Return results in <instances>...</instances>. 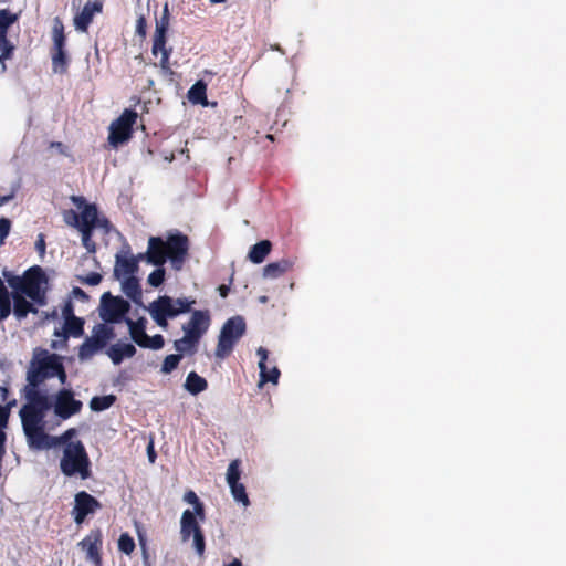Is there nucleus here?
Listing matches in <instances>:
<instances>
[{
	"label": "nucleus",
	"mask_w": 566,
	"mask_h": 566,
	"mask_svg": "<svg viewBox=\"0 0 566 566\" xmlns=\"http://www.w3.org/2000/svg\"><path fill=\"white\" fill-rule=\"evenodd\" d=\"M118 549L127 555L133 553L135 549L134 538L127 533L122 534L118 539Z\"/></svg>",
	"instance_id": "58836bf2"
},
{
	"label": "nucleus",
	"mask_w": 566,
	"mask_h": 566,
	"mask_svg": "<svg viewBox=\"0 0 566 566\" xmlns=\"http://www.w3.org/2000/svg\"><path fill=\"white\" fill-rule=\"evenodd\" d=\"M102 509L101 502L86 491H80L74 496V506L72 509V516L74 522L82 524L87 515L95 513Z\"/></svg>",
	"instance_id": "4468645a"
},
{
	"label": "nucleus",
	"mask_w": 566,
	"mask_h": 566,
	"mask_svg": "<svg viewBox=\"0 0 566 566\" xmlns=\"http://www.w3.org/2000/svg\"><path fill=\"white\" fill-rule=\"evenodd\" d=\"M93 231L94 230L91 229L80 230L82 234V244L91 253H94L96 250V243L92 240Z\"/></svg>",
	"instance_id": "79ce46f5"
},
{
	"label": "nucleus",
	"mask_w": 566,
	"mask_h": 566,
	"mask_svg": "<svg viewBox=\"0 0 566 566\" xmlns=\"http://www.w3.org/2000/svg\"><path fill=\"white\" fill-rule=\"evenodd\" d=\"M73 292H74V294H76V295H84V292H83L80 287H75V289L73 290Z\"/></svg>",
	"instance_id": "680f3d73"
},
{
	"label": "nucleus",
	"mask_w": 566,
	"mask_h": 566,
	"mask_svg": "<svg viewBox=\"0 0 566 566\" xmlns=\"http://www.w3.org/2000/svg\"><path fill=\"white\" fill-rule=\"evenodd\" d=\"M198 344L199 342H197L195 338L185 333V335L180 339L175 340L174 347L180 355L195 354Z\"/></svg>",
	"instance_id": "7c9ffc66"
},
{
	"label": "nucleus",
	"mask_w": 566,
	"mask_h": 566,
	"mask_svg": "<svg viewBox=\"0 0 566 566\" xmlns=\"http://www.w3.org/2000/svg\"><path fill=\"white\" fill-rule=\"evenodd\" d=\"M224 566H242V563L240 559L234 558L231 563L224 565Z\"/></svg>",
	"instance_id": "052dcab7"
},
{
	"label": "nucleus",
	"mask_w": 566,
	"mask_h": 566,
	"mask_svg": "<svg viewBox=\"0 0 566 566\" xmlns=\"http://www.w3.org/2000/svg\"><path fill=\"white\" fill-rule=\"evenodd\" d=\"M232 281H233V274L230 277V283L229 284H221L218 287V292H219L221 297L226 298L229 295V293H230V284L232 283Z\"/></svg>",
	"instance_id": "864d4df0"
},
{
	"label": "nucleus",
	"mask_w": 566,
	"mask_h": 566,
	"mask_svg": "<svg viewBox=\"0 0 566 566\" xmlns=\"http://www.w3.org/2000/svg\"><path fill=\"white\" fill-rule=\"evenodd\" d=\"M123 292L135 303H142V289L135 276L125 277L122 284Z\"/></svg>",
	"instance_id": "a878e982"
},
{
	"label": "nucleus",
	"mask_w": 566,
	"mask_h": 566,
	"mask_svg": "<svg viewBox=\"0 0 566 566\" xmlns=\"http://www.w3.org/2000/svg\"><path fill=\"white\" fill-rule=\"evenodd\" d=\"M151 344V336L146 335L143 342L140 343L139 347L142 348H149V345Z\"/></svg>",
	"instance_id": "6e6d98bb"
},
{
	"label": "nucleus",
	"mask_w": 566,
	"mask_h": 566,
	"mask_svg": "<svg viewBox=\"0 0 566 566\" xmlns=\"http://www.w3.org/2000/svg\"><path fill=\"white\" fill-rule=\"evenodd\" d=\"M184 500L193 505V513L197 514V516L203 521L205 520V506L203 503L200 502L199 497L193 491H187L184 495Z\"/></svg>",
	"instance_id": "72a5a7b5"
},
{
	"label": "nucleus",
	"mask_w": 566,
	"mask_h": 566,
	"mask_svg": "<svg viewBox=\"0 0 566 566\" xmlns=\"http://www.w3.org/2000/svg\"><path fill=\"white\" fill-rule=\"evenodd\" d=\"M63 219L67 226L80 230V213H77L76 211H74L72 209L65 210L63 212Z\"/></svg>",
	"instance_id": "c03bdc74"
},
{
	"label": "nucleus",
	"mask_w": 566,
	"mask_h": 566,
	"mask_svg": "<svg viewBox=\"0 0 566 566\" xmlns=\"http://www.w3.org/2000/svg\"><path fill=\"white\" fill-rule=\"evenodd\" d=\"M52 41L53 46L51 51H65L66 35L63 21L59 17H55L53 20Z\"/></svg>",
	"instance_id": "5701e85b"
},
{
	"label": "nucleus",
	"mask_w": 566,
	"mask_h": 566,
	"mask_svg": "<svg viewBox=\"0 0 566 566\" xmlns=\"http://www.w3.org/2000/svg\"><path fill=\"white\" fill-rule=\"evenodd\" d=\"M229 486L231 489L232 496L237 502H241L245 506L250 504L248 494L245 492V486L242 483H231Z\"/></svg>",
	"instance_id": "c9c22d12"
},
{
	"label": "nucleus",
	"mask_w": 566,
	"mask_h": 566,
	"mask_svg": "<svg viewBox=\"0 0 566 566\" xmlns=\"http://www.w3.org/2000/svg\"><path fill=\"white\" fill-rule=\"evenodd\" d=\"M13 301V314L18 319H22L28 316L29 313H36V308L25 300V295L12 292L11 294Z\"/></svg>",
	"instance_id": "4be33fe9"
},
{
	"label": "nucleus",
	"mask_w": 566,
	"mask_h": 566,
	"mask_svg": "<svg viewBox=\"0 0 566 566\" xmlns=\"http://www.w3.org/2000/svg\"><path fill=\"white\" fill-rule=\"evenodd\" d=\"M245 331L247 325L242 316L238 315L227 319L218 337L214 350L216 357L220 359L227 358L232 353L235 344L245 334Z\"/></svg>",
	"instance_id": "423d86ee"
},
{
	"label": "nucleus",
	"mask_w": 566,
	"mask_h": 566,
	"mask_svg": "<svg viewBox=\"0 0 566 566\" xmlns=\"http://www.w3.org/2000/svg\"><path fill=\"white\" fill-rule=\"evenodd\" d=\"M211 323L209 311L196 310L191 313L190 319L182 325V331L187 335L200 342Z\"/></svg>",
	"instance_id": "f3484780"
},
{
	"label": "nucleus",
	"mask_w": 566,
	"mask_h": 566,
	"mask_svg": "<svg viewBox=\"0 0 566 566\" xmlns=\"http://www.w3.org/2000/svg\"><path fill=\"white\" fill-rule=\"evenodd\" d=\"M268 354H269V352L264 347H259L256 349V355L260 357V361H259L260 370H263L266 367Z\"/></svg>",
	"instance_id": "3c124183"
},
{
	"label": "nucleus",
	"mask_w": 566,
	"mask_h": 566,
	"mask_svg": "<svg viewBox=\"0 0 566 566\" xmlns=\"http://www.w3.org/2000/svg\"><path fill=\"white\" fill-rule=\"evenodd\" d=\"M211 3H221V2H224L226 0H210Z\"/></svg>",
	"instance_id": "e2e57ef3"
},
{
	"label": "nucleus",
	"mask_w": 566,
	"mask_h": 566,
	"mask_svg": "<svg viewBox=\"0 0 566 566\" xmlns=\"http://www.w3.org/2000/svg\"><path fill=\"white\" fill-rule=\"evenodd\" d=\"M103 534L99 528L91 530V532L78 543V546L86 553V559L91 560L95 566H102Z\"/></svg>",
	"instance_id": "dca6fc26"
},
{
	"label": "nucleus",
	"mask_w": 566,
	"mask_h": 566,
	"mask_svg": "<svg viewBox=\"0 0 566 566\" xmlns=\"http://www.w3.org/2000/svg\"><path fill=\"white\" fill-rule=\"evenodd\" d=\"M169 22H170V11H169V4L166 2L163 8L161 17L158 20H156V29H155L153 46H151L153 55L157 56L159 53L161 54L159 64H160L161 70L165 72L170 71L169 59H170V55L172 52L171 48L166 46Z\"/></svg>",
	"instance_id": "6e6552de"
},
{
	"label": "nucleus",
	"mask_w": 566,
	"mask_h": 566,
	"mask_svg": "<svg viewBox=\"0 0 566 566\" xmlns=\"http://www.w3.org/2000/svg\"><path fill=\"white\" fill-rule=\"evenodd\" d=\"M129 310L130 304L120 296H112L109 293L102 296L99 315L104 321L103 324L109 325L125 321Z\"/></svg>",
	"instance_id": "f8f14e48"
},
{
	"label": "nucleus",
	"mask_w": 566,
	"mask_h": 566,
	"mask_svg": "<svg viewBox=\"0 0 566 566\" xmlns=\"http://www.w3.org/2000/svg\"><path fill=\"white\" fill-rule=\"evenodd\" d=\"M116 400L113 395L95 396L90 401V407L93 411H103L111 408Z\"/></svg>",
	"instance_id": "473e14b6"
},
{
	"label": "nucleus",
	"mask_w": 566,
	"mask_h": 566,
	"mask_svg": "<svg viewBox=\"0 0 566 566\" xmlns=\"http://www.w3.org/2000/svg\"><path fill=\"white\" fill-rule=\"evenodd\" d=\"M19 20V13L9 9H0V64L1 71L6 72V61L14 55L15 45L8 38L9 29Z\"/></svg>",
	"instance_id": "9d476101"
},
{
	"label": "nucleus",
	"mask_w": 566,
	"mask_h": 566,
	"mask_svg": "<svg viewBox=\"0 0 566 566\" xmlns=\"http://www.w3.org/2000/svg\"><path fill=\"white\" fill-rule=\"evenodd\" d=\"M101 281H102V275L96 272H91L83 279V282L85 284L92 285V286L99 284Z\"/></svg>",
	"instance_id": "09e8293b"
},
{
	"label": "nucleus",
	"mask_w": 566,
	"mask_h": 566,
	"mask_svg": "<svg viewBox=\"0 0 566 566\" xmlns=\"http://www.w3.org/2000/svg\"><path fill=\"white\" fill-rule=\"evenodd\" d=\"M62 313H63V316H64V318H65V319H66V317H71V315H74V314H73V306H72V304H71V303H67V304L64 306V308H63Z\"/></svg>",
	"instance_id": "5fc2aeb1"
},
{
	"label": "nucleus",
	"mask_w": 566,
	"mask_h": 566,
	"mask_svg": "<svg viewBox=\"0 0 566 566\" xmlns=\"http://www.w3.org/2000/svg\"><path fill=\"white\" fill-rule=\"evenodd\" d=\"M148 454H149V460H150L151 462H154V461H155V458H156V454H155V451H154V449H153V444H151V443H150V444H149V447H148Z\"/></svg>",
	"instance_id": "13d9d810"
},
{
	"label": "nucleus",
	"mask_w": 566,
	"mask_h": 566,
	"mask_svg": "<svg viewBox=\"0 0 566 566\" xmlns=\"http://www.w3.org/2000/svg\"><path fill=\"white\" fill-rule=\"evenodd\" d=\"M102 10L103 2L101 0H95L93 2L88 1L87 3H85L82 11L74 18L75 29L82 32H87L94 15L96 13H101Z\"/></svg>",
	"instance_id": "a211bd4d"
},
{
	"label": "nucleus",
	"mask_w": 566,
	"mask_h": 566,
	"mask_svg": "<svg viewBox=\"0 0 566 566\" xmlns=\"http://www.w3.org/2000/svg\"><path fill=\"white\" fill-rule=\"evenodd\" d=\"M15 399L7 402L6 406H0V430H2L8 424L10 410L13 406H15Z\"/></svg>",
	"instance_id": "37998d69"
},
{
	"label": "nucleus",
	"mask_w": 566,
	"mask_h": 566,
	"mask_svg": "<svg viewBox=\"0 0 566 566\" xmlns=\"http://www.w3.org/2000/svg\"><path fill=\"white\" fill-rule=\"evenodd\" d=\"M0 392L2 400L6 401L9 395V390L6 387H0Z\"/></svg>",
	"instance_id": "bf43d9fd"
},
{
	"label": "nucleus",
	"mask_w": 566,
	"mask_h": 566,
	"mask_svg": "<svg viewBox=\"0 0 566 566\" xmlns=\"http://www.w3.org/2000/svg\"><path fill=\"white\" fill-rule=\"evenodd\" d=\"M11 298L12 296L0 279V323L7 319L12 312Z\"/></svg>",
	"instance_id": "cd10ccee"
},
{
	"label": "nucleus",
	"mask_w": 566,
	"mask_h": 566,
	"mask_svg": "<svg viewBox=\"0 0 566 566\" xmlns=\"http://www.w3.org/2000/svg\"><path fill=\"white\" fill-rule=\"evenodd\" d=\"M125 323L127 324L129 328V335L138 346L147 335L146 333V318L140 317L137 321H133L132 318H126Z\"/></svg>",
	"instance_id": "393cba45"
},
{
	"label": "nucleus",
	"mask_w": 566,
	"mask_h": 566,
	"mask_svg": "<svg viewBox=\"0 0 566 566\" xmlns=\"http://www.w3.org/2000/svg\"><path fill=\"white\" fill-rule=\"evenodd\" d=\"M272 243L269 240H262L251 247L248 258L252 263L260 264L270 254Z\"/></svg>",
	"instance_id": "b1692460"
},
{
	"label": "nucleus",
	"mask_w": 566,
	"mask_h": 566,
	"mask_svg": "<svg viewBox=\"0 0 566 566\" xmlns=\"http://www.w3.org/2000/svg\"><path fill=\"white\" fill-rule=\"evenodd\" d=\"M59 357L56 354L42 350L33 357L27 373V385L22 389L25 403L21 407L19 416L31 448L51 447L44 429L46 413L52 407V397L41 386L46 379L53 378Z\"/></svg>",
	"instance_id": "f257e3e1"
},
{
	"label": "nucleus",
	"mask_w": 566,
	"mask_h": 566,
	"mask_svg": "<svg viewBox=\"0 0 566 566\" xmlns=\"http://www.w3.org/2000/svg\"><path fill=\"white\" fill-rule=\"evenodd\" d=\"M60 469L66 476L78 475L82 480L91 476V462L81 441H70L65 444Z\"/></svg>",
	"instance_id": "39448f33"
},
{
	"label": "nucleus",
	"mask_w": 566,
	"mask_h": 566,
	"mask_svg": "<svg viewBox=\"0 0 566 566\" xmlns=\"http://www.w3.org/2000/svg\"><path fill=\"white\" fill-rule=\"evenodd\" d=\"M240 469H239V461L233 460L227 470V482L228 484L237 483L240 480Z\"/></svg>",
	"instance_id": "a19ab883"
},
{
	"label": "nucleus",
	"mask_w": 566,
	"mask_h": 566,
	"mask_svg": "<svg viewBox=\"0 0 566 566\" xmlns=\"http://www.w3.org/2000/svg\"><path fill=\"white\" fill-rule=\"evenodd\" d=\"M19 187V182L13 180L10 182L9 187L0 186V206L9 202L14 197Z\"/></svg>",
	"instance_id": "e433bc0d"
},
{
	"label": "nucleus",
	"mask_w": 566,
	"mask_h": 566,
	"mask_svg": "<svg viewBox=\"0 0 566 566\" xmlns=\"http://www.w3.org/2000/svg\"><path fill=\"white\" fill-rule=\"evenodd\" d=\"M146 31H147V22H146V19L144 15H140L138 19H137V22H136V33L142 36V38H145L146 36Z\"/></svg>",
	"instance_id": "de8ad7c7"
},
{
	"label": "nucleus",
	"mask_w": 566,
	"mask_h": 566,
	"mask_svg": "<svg viewBox=\"0 0 566 566\" xmlns=\"http://www.w3.org/2000/svg\"><path fill=\"white\" fill-rule=\"evenodd\" d=\"M294 262L290 259H281L276 262H271L263 268V276L265 279H277L291 271Z\"/></svg>",
	"instance_id": "412c9836"
},
{
	"label": "nucleus",
	"mask_w": 566,
	"mask_h": 566,
	"mask_svg": "<svg viewBox=\"0 0 566 566\" xmlns=\"http://www.w3.org/2000/svg\"><path fill=\"white\" fill-rule=\"evenodd\" d=\"M52 67L55 73H65L69 66L66 51H51Z\"/></svg>",
	"instance_id": "2f4dec72"
},
{
	"label": "nucleus",
	"mask_w": 566,
	"mask_h": 566,
	"mask_svg": "<svg viewBox=\"0 0 566 566\" xmlns=\"http://www.w3.org/2000/svg\"><path fill=\"white\" fill-rule=\"evenodd\" d=\"M193 304H196V300L193 298H172L168 295H163L150 303L148 311L156 324L166 329L169 318L189 313Z\"/></svg>",
	"instance_id": "20e7f679"
},
{
	"label": "nucleus",
	"mask_w": 566,
	"mask_h": 566,
	"mask_svg": "<svg viewBox=\"0 0 566 566\" xmlns=\"http://www.w3.org/2000/svg\"><path fill=\"white\" fill-rule=\"evenodd\" d=\"M139 261H142V259H139V254L137 256L130 258L117 254L114 266V275L117 279L134 276V273L138 270Z\"/></svg>",
	"instance_id": "6ab92c4d"
},
{
	"label": "nucleus",
	"mask_w": 566,
	"mask_h": 566,
	"mask_svg": "<svg viewBox=\"0 0 566 566\" xmlns=\"http://www.w3.org/2000/svg\"><path fill=\"white\" fill-rule=\"evenodd\" d=\"M107 356L112 359L114 365H119L125 358H132L136 354V348L133 344L117 343L111 345L106 350Z\"/></svg>",
	"instance_id": "aec40b11"
},
{
	"label": "nucleus",
	"mask_w": 566,
	"mask_h": 566,
	"mask_svg": "<svg viewBox=\"0 0 566 566\" xmlns=\"http://www.w3.org/2000/svg\"><path fill=\"white\" fill-rule=\"evenodd\" d=\"M50 147L59 149L60 153H64V145L60 142H52Z\"/></svg>",
	"instance_id": "4d7b16f0"
},
{
	"label": "nucleus",
	"mask_w": 566,
	"mask_h": 566,
	"mask_svg": "<svg viewBox=\"0 0 566 566\" xmlns=\"http://www.w3.org/2000/svg\"><path fill=\"white\" fill-rule=\"evenodd\" d=\"M188 250L189 240L185 234H171L166 241L160 237H150L148 249L145 253H139V259L146 260L155 266H163L169 260L175 270H180L188 255Z\"/></svg>",
	"instance_id": "f03ea898"
},
{
	"label": "nucleus",
	"mask_w": 566,
	"mask_h": 566,
	"mask_svg": "<svg viewBox=\"0 0 566 566\" xmlns=\"http://www.w3.org/2000/svg\"><path fill=\"white\" fill-rule=\"evenodd\" d=\"M182 359V355L180 354H170L165 357L160 371L163 374H170L172 373L179 365L180 360Z\"/></svg>",
	"instance_id": "f704fd0d"
},
{
	"label": "nucleus",
	"mask_w": 566,
	"mask_h": 566,
	"mask_svg": "<svg viewBox=\"0 0 566 566\" xmlns=\"http://www.w3.org/2000/svg\"><path fill=\"white\" fill-rule=\"evenodd\" d=\"M72 201L77 208H83L80 213V230H94L96 227H102L108 223L107 219L101 221L98 219V211L95 205L86 203L83 197L73 196Z\"/></svg>",
	"instance_id": "2eb2a0df"
},
{
	"label": "nucleus",
	"mask_w": 566,
	"mask_h": 566,
	"mask_svg": "<svg viewBox=\"0 0 566 566\" xmlns=\"http://www.w3.org/2000/svg\"><path fill=\"white\" fill-rule=\"evenodd\" d=\"M3 275L14 292L28 296L41 306L45 304V292L42 290V284L48 282V277L41 266L34 265L21 276L9 272H3Z\"/></svg>",
	"instance_id": "7ed1b4c3"
},
{
	"label": "nucleus",
	"mask_w": 566,
	"mask_h": 566,
	"mask_svg": "<svg viewBox=\"0 0 566 566\" xmlns=\"http://www.w3.org/2000/svg\"><path fill=\"white\" fill-rule=\"evenodd\" d=\"M207 84L203 81H197L188 91V98L193 104L207 105Z\"/></svg>",
	"instance_id": "c85d7f7f"
},
{
	"label": "nucleus",
	"mask_w": 566,
	"mask_h": 566,
	"mask_svg": "<svg viewBox=\"0 0 566 566\" xmlns=\"http://www.w3.org/2000/svg\"><path fill=\"white\" fill-rule=\"evenodd\" d=\"M165 269L163 266H157L156 270H154L149 275H148V284L154 286V287H158L160 286L164 281H165Z\"/></svg>",
	"instance_id": "ea45409f"
},
{
	"label": "nucleus",
	"mask_w": 566,
	"mask_h": 566,
	"mask_svg": "<svg viewBox=\"0 0 566 566\" xmlns=\"http://www.w3.org/2000/svg\"><path fill=\"white\" fill-rule=\"evenodd\" d=\"M64 333L73 337H81L84 334V319L75 315L66 317Z\"/></svg>",
	"instance_id": "c756f323"
},
{
	"label": "nucleus",
	"mask_w": 566,
	"mask_h": 566,
	"mask_svg": "<svg viewBox=\"0 0 566 566\" xmlns=\"http://www.w3.org/2000/svg\"><path fill=\"white\" fill-rule=\"evenodd\" d=\"M53 377H57L61 385H65V382L67 380V375H66L64 365L61 360V357H59L55 368L53 370Z\"/></svg>",
	"instance_id": "a18cd8bd"
},
{
	"label": "nucleus",
	"mask_w": 566,
	"mask_h": 566,
	"mask_svg": "<svg viewBox=\"0 0 566 566\" xmlns=\"http://www.w3.org/2000/svg\"><path fill=\"white\" fill-rule=\"evenodd\" d=\"M11 229V221L8 218H0V245L4 243L6 238L9 235Z\"/></svg>",
	"instance_id": "49530a36"
},
{
	"label": "nucleus",
	"mask_w": 566,
	"mask_h": 566,
	"mask_svg": "<svg viewBox=\"0 0 566 566\" xmlns=\"http://www.w3.org/2000/svg\"><path fill=\"white\" fill-rule=\"evenodd\" d=\"M208 387L207 380L196 371H190L186 378L185 388L192 395L205 391Z\"/></svg>",
	"instance_id": "bb28decb"
},
{
	"label": "nucleus",
	"mask_w": 566,
	"mask_h": 566,
	"mask_svg": "<svg viewBox=\"0 0 566 566\" xmlns=\"http://www.w3.org/2000/svg\"><path fill=\"white\" fill-rule=\"evenodd\" d=\"M280 375H281V373L277 367H273L271 369H268V367H265V369L260 370L261 384L272 382V384L276 385L279 381Z\"/></svg>",
	"instance_id": "4c0bfd02"
},
{
	"label": "nucleus",
	"mask_w": 566,
	"mask_h": 566,
	"mask_svg": "<svg viewBox=\"0 0 566 566\" xmlns=\"http://www.w3.org/2000/svg\"><path fill=\"white\" fill-rule=\"evenodd\" d=\"M73 432H74V430H69V431H66V432L64 433V437L70 436V434H72Z\"/></svg>",
	"instance_id": "0e129e2a"
},
{
	"label": "nucleus",
	"mask_w": 566,
	"mask_h": 566,
	"mask_svg": "<svg viewBox=\"0 0 566 566\" xmlns=\"http://www.w3.org/2000/svg\"><path fill=\"white\" fill-rule=\"evenodd\" d=\"M164 345H165V339H164L163 335L156 334V335L151 336V344L149 345L150 349L158 350V349L163 348Z\"/></svg>",
	"instance_id": "8fccbe9b"
},
{
	"label": "nucleus",
	"mask_w": 566,
	"mask_h": 566,
	"mask_svg": "<svg viewBox=\"0 0 566 566\" xmlns=\"http://www.w3.org/2000/svg\"><path fill=\"white\" fill-rule=\"evenodd\" d=\"M137 113L133 109H125L122 115L109 126L108 143L114 148L132 138L133 126L137 120Z\"/></svg>",
	"instance_id": "9b49d317"
},
{
	"label": "nucleus",
	"mask_w": 566,
	"mask_h": 566,
	"mask_svg": "<svg viewBox=\"0 0 566 566\" xmlns=\"http://www.w3.org/2000/svg\"><path fill=\"white\" fill-rule=\"evenodd\" d=\"M197 514L190 510H185L180 518V536L182 542L193 539V548L199 557H203L206 552L205 534L197 520Z\"/></svg>",
	"instance_id": "1a4fd4ad"
},
{
	"label": "nucleus",
	"mask_w": 566,
	"mask_h": 566,
	"mask_svg": "<svg viewBox=\"0 0 566 566\" xmlns=\"http://www.w3.org/2000/svg\"><path fill=\"white\" fill-rule=\"evenodd\" d=\"M116 337L113 326L107 324H96L93 327L92 336L86 337L80 345L77 357L80 361L91 360L97 353L102 352L109 342Z\"/></svg>",
	"instance_id": "0eeeda50"
},
{
	"label": "nucleus",
	"mask_w": 566,
	"mask_h": 566,
	"mask_svg": "<svg viewBox=\"0 0 566 566\" xmlns=\"http://www.w3.org/2000/svg\"><path fill=\"white\" fill-rule=\"evenodd\" d=\"M51 408H53L54 415L57 418L66 420L77 415L82 410L83 403L81 400L75 399L72 389L63 388L54 395Z\"/></svg>",
	"instance_id": "ddd939ff"
},
{
	"label": "nucleus",
	"mask_w": 566,
	"mask_h": 566,
	"mask_svg": "<svg viewBox=\"0 0 566 566\" xmlns=\"http://www.w3.org/2000/svg\"><path fill=\"white\" fill-rule=\"evenodd\" d=\"M45 248H46V245H45L44 234L40 233L35 241V249L40 253V255H44Z\"/></svg>",
	"instance_id": "603ef678"
},
{
	"label": "nucleus",
	"mask_w": 566,
	"mask_h": 566,
	"mask_svg": "<svg viewBox=\"0 0 566 566\" xmlns=\"http://www.w3.org/2000/svg\"><path fill=\"white\" fill-rule=\"evenodd\" d=\"M266 138H268V139H270V140H273V139H274L273 135H271V134H268V135H266Z\"/></svg>",
	"instance_id": "69168bd1"
}]
</instances>
